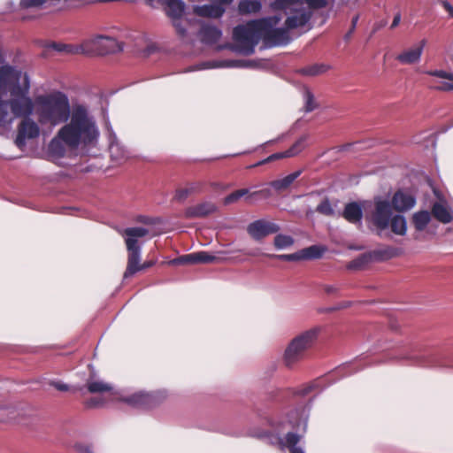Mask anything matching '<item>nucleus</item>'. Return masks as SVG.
I'll list each match as a JSON object with an SVG mask.
<instances>
[{
	"label": "nucleus",
	"instance_id": "1",
	"mask_svg": "<svg viewBox=\"0 0 453 453\" xmlns=\"http://www.w3.org/2000/svg\"><path fill=\"white\" fill-rule=\"evenodd\" d=\"M58 136L72 150L92 144L98 136V130L86 106L75 104L65 125L58 131Z\"/></svg>",
	"mask_w": 453,
	"mask_h": 453
},
{
	"label": "nucleus",
	"instance_id": "2",
	"mask_svg": "<svg viewBox=\"0 0 453 453\" xmlns=\"http://www.w3.org/2000/svg\"><path fill=\"white\" fill-rule=\"evenodd\" d=\"M0 82L12 85L10 93L12 98L7 102L12 115L28 118L34 109L32 99L27 96L30 88L28 75L11 66H5L0 68Z\"/></svg>",
	"mask_w": 453,
	"mask_h": 453
},
{
	"label": "nucleus",
	"instance_id": "3",
	"mask_svg": "<svg viewBox=\"0 0 453 453\" xmlns=\"http://www.w3.org/2000/svg\"><path fill=\"white\" fill-rule=\"evenodd\" d=\"M38 120L42 125L58 126L68 120L72 108L68 96L53 91L36 97Z\"/></svg>",
	"mask_w": 453,
	"mask_h": 453
},
{
	"label": "nucleus",
	"instance_id": "4",
	"mask_svg": "<svg viewBox=\"0 0 453 453\" xmlns=\"http://www.w3.org/2000/svg\"><path fill=\"white\" fill-rule=\"evenodd\" d=\"M149 230L144 227H127L123 230L122 234L126 236L125 242L127 250V264L124 273V278L127 279L140 271L146 270L155 265L154 260L145 261L141 264V246L138 244V238L146 236Z\"/></svg>",
	"mask_w": 453,
	"mask_h": 453
},
{
	"label": "nucleus",
	"instance_id": "5",
	"mask_svg": "<svg viewBox=\"0 0 453 453\" xmlns=\"http://www.w3.org/2000/svg\"><path fill=\"white\" fill-rule=\"evenodd\" d=\"M265 24L266 19L262 18L236 26L233 30L235 45L230 48L244 56L252 55L262 38V30L265 29Z\"/></svg>",
	"mask_w": 453,
	"mask_h": 453
},
{
	"label": "nucleus",
	"instance_id": "6",
	"mask_svg": "<svg viewBox=\"0 0 453 453\" xmlns=\"http://www.w3.org/2000/svg\"><path fill=\"white\" fill-rule=\"evenodd\" d=\"M242 426H224V429L221 431V433L236 437L249 434L250 436L263 440L270 444L277 445L282 449L288 448L290 453H304L302 448L296 446V444L303 438V434L288 433L285 437H281L278 433L273 431L243 432L239 429Z\"/></svg>",
	"mask_w": 453,
	"mask_h": 453
},
{
	"label": "nucleus",
	"instance_id": "7",
	"mask_svg": "<svg viewBox=\"0 0 453 453\" xmlns=\"http://www.w3.org/2000/svg\"><path fill=\"white\" fill-rule=\"evenodd\" d=\"M319 332V327H313L301 333L289 342L283 354V363L286 367L291 369L307 357L308 351L315 345Z\"/></svg>",
	"mask_w": 453,
	"mask_h": 453
},
{
	"label": "nucleus",
	"instance_id": "8",
	"mask_svg": "<svg viewBox=\"0 0 453 453\" xmlns=\"http://www.w3.org/2000/svg\"><path fill=\"white\" fill-rule=\"evenodd\" d=\"M266 19L265 29L262 30V39L268 47L286 45L290 42L289 30L284 27L275 28L281 18L280 16H271L263 18Z\"/></svg>",
	"mask_w": 453,
	"mask_h": 453
},
{
	"label": "nucleus",
	"instance_id": "9",
	"mask_svg": "<svg viewBox=\"0 0 453 453\" xmlns=\"http://www.w3.org/2000/svg\"><path fill=\"white\" fill-rule=\"evenodd\" d=\"M167 398L164 390L152 392H135L133 395L124 397L122 401L134 408L153 409L163 403Z\"/></svg>",
	"mask_w": 453,
	"mask_h": 453
},
{
	"label": "nucleus",
	"instance_id": "10",
	"mask_svg": "<svg viewBox=\"0 0 453 453\" xmlns=\"http://www.w3.org/2000/svg\"><path fill=\"white\" fill-rule=\"evenodd\" d=\"M392 217V207L390 202L376 198L374 200V210L366 216L377 230L383 231L389 226Z\"/></svg>",
	"mask_w": 453,
	"mask_h": 453
},
{
	"label": "nucleus",
	"instance_id": "11",
	"mask_svg": "<svg viewBox=\"0 0 453 453\" xmlns=\"http://www.w3.org/2000/svg\"><path fill=\"white\" fill-rule=\"evenodd\" d=\"M326 249L319 245H311L293 254H266L270 258H275L282 261L293 262L300 260H310L320 258Z\"/></svg>",
	"mask_w": 453,
	"mask_h": 453
},
{
	"label": "nucleus",
	"instance_id": "12",
	"mask_svg": "<svg viewBox=\"0 0 453 453\" xmlns=\"http://www.w3.org/2000/svg\"><path fill=\"white\" fill-rule=\"evenodd\" d=\"M280 230L278 224L261 219L247 226L248 234L256 242H260L268 235L277 234Z\"/></svg>",
	"mask_w": 453,
	"mask_h": 453
},
{
	"label": "nucleus",
	"instance_id": "13",
	"mask_svg": "<svg viewBox=\"0 0 453 453\" xmlns=\"http://www.w3.org/2000/svg\"><path fill=\"white\" fill-rule=\"evenodd\" d=\"M90 50L97 55H107L119 52L123 50L121 42L111 36L99 35L89 42Z\"/></svg>",
	"mask_w": 453,
	"mask_h": 453
},
{
	"label": "nucleus",
	"instance_id": "14",
	"mask_svg": "<svg viewBox=\"0 0 453 453\" xmlns=\"http://www.w3.org/2000/svg\"><path fill=\"white\" fill-rule=\"evenodd\" d=\"M311 19V12L305 7L297 5L292 8L287 17L284 26L289 31L305 27Z\"/></svg>",
	"mask_w": 453,
	"mask_h": 453
},
{
	"label": "nucleus",
	"instance_id": "15",
	"mask_svg": "<svg viewBox=\"0 0 453 453\" xmlns=\"http://www.w3.org/2000/svg\"><path fill=\"white\" fill-rule=\"evenodd\" d=\"M39 133L38 125L33 119L25 118L19 125L15 143L21 147L25 144L26 139L35 138L39 135Z\"/></svg>",
	"mask_w": 453,
	"mask_h": 453
},
{
	"label": "nucleus",
	"instance_id": "16",
	"mask_svg": "<svg viewBox=\"0 0 453 453\" xmlns=\"http://www.w3.org/2000/svg\"><path fill=\"white\" fill-rule=\"evenodd\" d=\"M218 258L207 251H198L180 256L170 261L172 265L211 264Z\"/></svg>",
	"mask_w": 453,
	"mask_h": 453
},
{
	"label": "nucleus",
	"instance_id": "17",
	"mask_svg": "<svg viewBox=\"0 0 453 453\" xmlns=\"http://www.w3.org/2000/svg\"><path fill=\"white\" fill-rule=\"evenodd\" d=\"M426 40H421L417 45L398 54L395 59L402 65H414L420 61Z\"/></svg>",
	"mask_w": 453,
	"mask_h": 453
},
{
	"label": "nucleus",
	"instance_id": "18",
	"mask_svg": "<svg viewBox=\"0 0 453 453\" xmlns=\"http://www.w3.org/2000/svg\"><path fill=\"white\" fill-rule=\"evenodd\" d=\"M426 74L434 76L437 78H441L446 81H432L429 88L434 90L438 91H452L453 90V73H448L443 70H434V71H426Z\"/></svg>",
	"mask_w": 453,
	"mask_h": 453
},
{
	"label": "nucleus",
	"instance_id": "19",
	"mask_svg": "<svg viewBox=\"0 0 453 453\" xmlns=\"http://www.w3.org/2000/svg\"><path fill=\"white\" fill-rule=\"evenodd\" d=\"M416 200L411 194L402 190L396 191L391 199V207L398 212L411 210L415 205Z\"/></svg>",
	"mask_w": 453,
	"mask_h": 453
},
{
	"label": "nucleus",
	"instance_id": "20",
	"mask_svg": "<svg viewBox=\"0 0 453 453\" xmlns=\"http://www.w3.org/2000/svg\"><path fill=\"white\" fill-rule=\"evenodd\" d=\"M217 211V206L211 202H203L189 206L184 211L186 219L204 218Z\"/></svg>",
	"mask_w": 453,
	"mask_h": 453
},
{
	"label": "nucleus",
	"instance_id": "21",
	"mask_svg": "<svg viewBox=\"0 0 453 453\" xmlns=\"http://www.w3.org/2000/svg\"><path fill=\"white\" fill-rule=\"evenodd\" d=\"M226 9L221 4L213 3L211 4L196 5L193 7L195 15L203 18L219 19L225 13Z\"/></svg>",
	"mask_w": 453,
	"mask_h": 453
},
{
	"label": "nucleus",
	"instance_id": "22",
	"mask_svg": "<svg viewBox=\"0 0 453 453\" xmlns=\"http://www.w3.org/2000/svg\"><path fill=\"white\" fill-rule=\"evenodd\" d=\"M163 9L172 20L180 19L184 15L186 4L182 0H165Z\"/></svg>",
	"mask_w": 453,
	"mask_h": 453
},
{
	"label": "nucleus",
	"instance_id": "23",
	"mask_svg": "<svg viewBox=\"0 0 453 453\" xmlns=\"http://www.w3.org/2000/svg\"><path fill=\"white\" fill-rule=\"evenodd\" d=\"M221 35V30L216 26L203 25L199 30L201 42L207 45H213L218 42Z\"/></svg>",
	"mask_w": 453,
	"mask_h": 453
},
{
	"label": "nucleus",
	"instance_id": "24",
	"mask_svg": "<svg viewBox=\"0 0 453 453\" xmlns=\"http://www.w3.org/2000/svg\"><path fill=\"white\" fill-rule=\"evenodd\" d=\"M342 215L351 224H360L363 218V211L358 203L350 202L345 205Z\"/></svg>",
	"mask_w": 453,
	"mask_h": 453
},
{
	"label": "nucleus",
	"instance_id": "25",
	"mask_svg": "<svg viewBox=\"0 0 453 453\" xmlns=\"http://www.w3.org/2000/svg\"><path fill=\"white\" fill-rule=\"evenodd\" d=\"M309 418V411L305 406H300L292 410L288 414V425H306Z\"/></svg>",
	"mask_w": 453,
	"mask_h": 453
},
{
	"label": "nucleus",
	"instance_id": "26",
	"mask_svg": "<svg viewBox=\"0 0 453 453\" xmlns=\"http://www.w3.org/2000/svg\"><path fill=\"white\" fill-rule=\"evenodd\" d=\"M433 216L441 223L448 224L453 219L450 211L442 203L435 202L432 206Z\"/></svg>",
	"mask_w": 453,
	"mask_h": 453
},
{
	"label": "nucleus",
	"instance_id": "27",
	"mask_svg": "<svg viewBox=\"0 0 453 453\" xmlns=\"http://www.w3.org/2000/svg\"><path fill=\"white\" fill-rule=\"evenodd\" d=\"M262 8V4L257 0H241L238 4L240 14L257 13Z\"/></svg>",
	"mask_w": 453,
	"mask_h": 453
},
{
	"label": "nucleus",
	"instance_id": "28",
	"mask_svg": "<svg viewBox=\"0 0 453 453\" xmlns=\"http://www.w3.org/2000/svg\"><path fill=\"white\" fill-rule=\"evenodd\" d=\"M431 220V214L427 211L415 212L412 216V223L417 231H423Z\"/></svg>",
	"mask_w": 453,
	"mask_h": 453
},
{
	"label": "nucleus",
	"instance_id": "29",
	"mask_svg": "<svg viewBox=\"0 0 453 453\" xmlns=\"http://www.w3.org/2000/svg\"><path fill=\"white\" fill-rule=\"evenodd\" d=\"M65 147L67 146L57 134L49 144V153L52 157H62L65 154Z\"/></svg>",
	"mask_w": 453,
	"mask_h": 453
},
{
	"label": "nucleus",
	"instance_id": "30",
	"mask_svg": "<svg viewBox=\"0 0 453 453\" xmlns=\"http://www.w3.org/2000/svg\"><path fill=\"white\" fill-rule=\"evenodd\" d=\"M301 174V171H296L286 177L271 182V186L276 190L288 188Z\"/></svg>",
	"mask_w": 453,
	"mask_h": 453
},
{
	"label": "nucleus",
	"instance_id": "31",
	"mask_svg": "<svg viewBox=\"0 0 453 453\" xmlns=\"http://www.w3.org/2000/svg\"><path fill=\"white\" fill-rule=\"evenodd\" d=\"M389 226L392 232L396 234L404 235L406 234L407 223L405 218L402 215L391 217Z\"/></svg>",
	"mask_w": 453,
	"mask_h": 453
},
{
	"label": "nucleus",
	"instance_id": "32",
	"mask_svg": "<svg viewBox=\"0 0 453 453\" xmlns=\"http://www.w3.org/2000/svg\"><path fill=\"white\" fill-rule=\"evenodd\" d=\"M88 391L91 394L110 392L112 389L111 384L104 382L102 380H88L87 381Z\"/></svg>",
	"mask_w": 453,
	"mask_h": 453
},
{
	"label": "nucleus",
	"instance_id": "33",
	"mask_svg": "<svg viewBox=\"0 0 453 453\" xmlns=\"http://www.w3.org/2000/svg\"><path fill=\"white\" fill-rule=\"evenodd\" d=\"M329 69V66L324 64H314L311 65L305 66L299 70V73L306 76H316L326 73Z\"/></svg>",
	"mask_w": 453,
	"mask_h": 453
},
{
	"label": "nucleus",
	"instance_id": "34",
	"mask_svg": "<svg viewBox=\"0 0 453 453\" xmlns=\"http://www.w3.org/2000/svg\"><path fill=\"white\" fill-rule=\"evenodd\" d=\"M50 48L54 49L57 51L66 52L69 54H78L81 52H84L82 46H76L72 44L52 42L50 44Z\"/></svg>",
	"mask_w": 453,
	"mask_h": 453
},
{
	"label": "nucleus",
	"instance_id": "35",
	"mask_svg": "<svg viewBox=\"0 0 453 453\" xmlns=\"http://www.w3.org/2000/svg\"><path fill=\"white\" fill-rule=\"evenodd\" d=\"M13 120V117L9 112V103L0 98V126L4 127Z\"/></svg>",
	"mask_w": 453,
	"mask_h": 453
},
{
	"label": "nucleus",
	"instance_id": "36",
	"mask_svg": "<svg viewBox=\"0 0 453 453\" xmlns=\"http://www.w3.org/2000/svg\"><path fill=\"white\" fill-rule=\"evenodd\" d=\"M300 0H274L270 4L273 10H289L299 5Z\"/></svg>",
	"mask_w": 453,
	"mask_h": 453
},
{
	"label": "nucleus",
	"instance_id": "37",
	"mask_svg": "<svg viewBox=\"0 0 453 453\" xmlns=\"http://www.w3.org/2000/svg\"><path fill=\"white\" fill-rule=\"evenodd\" d=\"M307 139L308 135H302L288 150H287V155L292 157L299 154L306 147Z\"/></svg>",
	"mask_w": 453,
	"mask_h": 453
},
{
	"label": "nucleus",
	"instance_id": "38",
	"mask_svg": "<svg viewBox=\"0 0 453 453\" xmlns=\"http://www.w3.org/2000/svg\"><path fill=\"white\" fill-rule=\"evenodd\" d=\"M303 4H305L307 5L306 10L310 11L312 13L313 11L326 8L328 4V1L327 0H300L299 5L303 6Z\"/></svg>",
	"mask_w": 453,
	"mask_h": 453
},
{
	"label": "nucleus",
	"instance_id": "39",
	"mask_svg": "<svg viewBox=\"0 0 453 453\" xmlns=\"http://www.w3.org/2000/svg\"><path fill=\"white\" fill-rule=\"evenodd\" d=\"M294 243V239L290 235L286 234H277L274 237L273 244L276 249L280 250L284 248L290 247Z\"/></svg>",
	"mask_w": 453,
	"mask_h": 453
},
{
	"label": "nucleus",
	"instance_id": "40",
	"mask_svg": "<svg viewBox=\"0 0 453 453\" xmlns=\"http://www.w3.org/2000/svg\"><path fill=\"white\" fill-rule=\"evenodd\" d=\"M316 211L325 216H333L334 211L331 205V203L327 197H325L319 204L316 207Z\"/></svg>",
	"mask_w": 453,
	"mask_h": 453
},
{
	"label": "nucleus",
	"instance_id": "41",
	"mask_svg": "<svg viewBox=\"0 0 453 453\" xmlns=\"http://www.w3.org/2000/svg\"><path fill=\"white\" fill-rule=\"evenodd\" d=\"M375 254L382 259H390L399 255V250L392 246H387L375 251Z\"/></svg>",
	"mask_w": 453,
	"mask_h": 453
},
{
	"label": "nucleus",
	"instance_id": "42",
	"mask_svg": "<svg viewBox=\"0 0 453 453\" xmlns=\"http://www.w3.org/2000/svg\"><path fill=\"white\" fill-rule=\"evenodd\" d=\"M248 194H250V190L248 188L235 190L224 198V204L227 205L234 203Z\"/></svg>",
	"mask_w": 453,
	"mask_h": 453
},
{
	"label": "nucleus",
	"instance_id": "43",
	"mask_svg": "<svg viewBox=\"0 0 453 453\" xmlns=\"http://www.w3.org/2000/svg\"><path fill=\"white\" fill-rule=\"evenodd\" d=\"M285 157H291L290 156L287 155V150L283 151V152H278V153L272 154L265 159L257 162V164L251 165L250 167L259 166V165H265L266 163L272 162L273 160H278V159H281V158H285Z\"/></svg>",
	"mask_w": 453,
	"mask_h": 453
},
{
	"label": "nucleus",
	"instance_id": "44",
	"mask_svg": "<svg viewBox=\"0 0 453 453\" xmlns=\"http://www.w3.org/2000/svg\"><path fill=\"white\" fill-rule=\"evenodd\" d=\"M47 0H20L19 5L22 9L38 8L42 6Z\"/></svg>",
	"mask_w": 453,
	"mask_h": 453
},
{
	"label": "nucleus",
	"instance_id": "45",
	"mask_svg": "<svg viewBox=\"0 0 453 453\" xmlns=\"http://www.w3.org/2000/svg\"><path fill=\"white\" fill-rule=\"evenodd\" d=\"M368 261V258L365 255H362L360 256L359 257L352 260L349 265H348V268L349 269H359L361 268L364 265H365Z\"/></svg>",
	"mask_w": 453,
	"mask_h": 453
},
{
	"label": "nucleus",
	"instance_id": "46",
	"mask_svg": "<svg viewBox=\"0 0 453 453\" xmlns=\"http://www.w3.org/2000/svg\"><path fill=\"white\" fill-rule=\"evenodd\" d=\"M203 183L202 182H193L187 186L190 195L203 192Z\"/></svg>",
	"mask_w": 453,
	"mask_h": 453
},
{
	"label": "nucleus",
	"instance_id": "47",
	"mask_svg": "<svg viewBox=\"0 0 453 453\" xmlns=\"http://www.w3.org/2000/svg\"><path fill=\"white\" fill-rule=\"evenodd\" d=\"M173 21V27H175V30L177 32V34L180 35V36H185L186 34H187V29L185 28V27L181 24V22L180 21V19H174V20H172Z\"/></svg>",
	"mask_w": 453,
	"mask_h": 453
},
{
	"label": "nucleus",
	"instance_id": "48",
	"mask_svg": "<svg viewBox=\"0 0 453 453\" xmlns=\"http://www.w3.org/2000/svg\"><path fill=\"white\" fill-rule=\"evenodd\" d=\"M358 18H359L358 15H356L355 17L352 18L351 26L349 27V30L344 35V39L346 41H348L351 37L353 32L355 31Z\"/></svg>",
	"mask_w": 453,
	"mask_h": 453
},
{
	"label": "nucleus",
	"instance_id": "49",
	"mask_svg": "<svg viewBox=\"0 0 453 453\" xmlns=\"http://www.w3.org/2000/svg\"><path fill=\"white\" fill-rule=\"evenodd\" d=\"M188 196H190V194L188 188L186 187L183 188H180L176 191L175 199L182 201L186 199Z\"/></svg>",
	"mask_w": 453,
	"mask_h": 453
},
{
	"label": "nucleus",
	"instance_id": "50",
	"mask_svg": "<svg viewBox=\"0 0 453 453\" xmlns=\"http://www.w3.org/2000/svg\"><path fill=\"white\" fill-rule=\"evenodd\" d=\"M74 448L80 453H94L89 445H83L82 443H76Z\"/></svg>",
	"mask_w": 453,
	"mask_h": 453
},
{
	"label": "nucleus",
	"instance_id": "51",
	"mask_svg": "<svg viewBox=\"0 0 453 453\" xmlns=\"http://www.w3.org/2000/svg\"><path fill=\"white\" fill-rule=\"evenodd\" d=\"M441 6L449 13L450 18H453V5L450 4L447 0H440Z\"/></svg>",
	"mask_w": 453,
	"mask_h": 453
},
{
	"label": "nucleus",
	"instance_id": "52",
	"mask_svg": "<svg viewBox=\"0 0 453 453\" xmlns=\"http://www.w3.org/2000/svg\"><path fill=\"white\" fill-rule=\"evenodd\" d=\"M50 385H52L58 391L65 392V391L69 390L68 385L59 382V381H53L50 383Z\"/></svg>",
	"mask_w": 453,
	"mask_h": 453
},
{
	"label": "nucleus",
	"instance_id": "53",
	"mask_svg": "<svg viewBox=\"0 0 453 453\" xmlns=\"http://www.w3.org/2000/svg\"><path fill=\"white\" fill-rule=\"evenodd\" d=\"M270 195H271V190L268 188L261 189V190L250 193V196H261L264 198L270 196Z\"/></svg>",
	"mask_w": 453,
	"mask_h": 453
},
{
	"label": "nucleus",
	"instance_id": "54",
	"mask_svg": "<svg viewBox=\"0 0 453 453\" xmlns=\"http://www.w3.org/2000/svg\"><path fill=\"white\" fill-rule=\"evenodd\" d=\"M100 404H102V401H101V399H99L97 397H92L86 402V406L89 407V408L96 407Z\"/></svg>",
	"mask_w": 453,
	"mask_h": 453
},
{
	"label": "nucleus",
	"instance_id": "55",
	"mask_svg": "<svg viewBox=\"0 0 453 453\" xmlns=\"http://www.w3.org/2000/svg\"><path fill=\"white\" fill-rule=\"evenodd\" d=\"M307 102H306V111H311L315 109V106L312 104V102H313V96L308 92L307 93Z\"/></svg>",
	"mask_w": 453,
	"mask_h": 453
},
{
	"label": "nucleus",
	"instance_id": "56",
	"mask_svg": "<svg viewBox=\"0 0 453 453\" xmlns=\"http://www.w3.org/2000/svg\"><path fill=\"white\" fill-rule=\"evenodd\" d=\"M165 0H146V4L153 8L164 5Z\"/></svg>",
	"mask_w": 453,
	"mask_h": 453
},
{
	"label": "nucleus",
	"instance_id": "57",
	"mask_svg": "<svg viewBox=\"0 0 453 453\" xmlns=\"http://www.w3.org/2000/svg\"><path fill=\"white\" fill-rule=\"evenodd\" d=\"M338 289L339 288L337 287L333 286V285H325L324 286V290L328 295H332V294L337 293Z\"/></svg>",
	"mask_w": 453,
	"mask_h": 453
},
{
	"label": "nucleus",
	"instance_id": "58",
	"mask_svg": "<svg viewBox=\"0 0 453 453\" xmlns=\"http://www.w3.org/2000/svg\"><path fill=\"white\" fill-rule=\"evenodd\" d=\"M315 388V385L314 384H310V385H307L305 387H303L301 390H300V394L302 395H308L309 393H311L313 388Z\"/></svg>",
	"mask_w": 453,
	"mask_h": 453
},
{
	"label": "nucleus",
	"instance_id": "59",
	"mask_svg": "<svg viewBox=\"0 0 453 453\" xmlns=\"http://www.w3.org/2000/svg\"><path fill=\"white\" fill-rule=\"evenodd\" d=\"M400 21H401V14L398 12L395 15L393 21L391 23L390 28L393 29L395 27H396L399 25Z\"/></svg>",
	"mask_w": 453,
	"mask_h": 453
},
{
	"label": "nucleus",
	"instance_id": "60",
	"mask_svg": "<svg viewBox=\"0 0 453 453\" xmlns=\"http://www.w3.org/2000/svg\"><path fill=\"white\" fill-rule=\"evenodd\" d=\"M235 63L236 64L234 65V66L244 67V66H250V61H236Z\"/></svg>",
	"mask_w": 453,
	"mask_h": 453
},
{
	"label": "nucleus",
	"instance_id": "61",
	"mask_svg": "<svg viewBox=\"0 0 453 453\" xmlns=\"http://www.w3.org/2000/svg\"><path fill=\"white\" fill-rule=\"evenodd\" d=\"M233 0H217L215 3L217 4H221V6L230 4Z\"/></svg>",
	"mask_w": 453,
	"mask_h": 453
},
{
	"label": "nucleus",
	"instance_id": "62",
	"mask_svg": "<svg viewBox=\"0 0 453 453\" xmlns=\"http://www.w3.org/2000/svg\"><path fill=\"white\" fill-rule=\"evenodd\" d=\"M118 150V146H111L110 148V151H111V154L112 157H114V150Z\"/></svg>",
	"mask_w": 453,
	"mask_h": 453
},
{
	"label": "nucleus",
	"instance_id": "63",
	"mask_svg": "<svg viewBox=\"0 0 453 453\" xmlns=\"http://www.w3.org/2000/svg\"><path fill=\"white\" fill-rule=\"evenodd\" d=\"M211 186L214 187V188H219V184H218V183H211Z\"/></svg>",
	"mask_w": 453,
	"mask_h": 453
},
{
	"label": "nucleus",
	"instance_id": "64",
	"mask_svg": "<svg viewBox=\"0 0 453 453\" xmlns=\"http://www.w3.org/2000/svg\"><path fill=\"white\" fill-rule=\"evenodd\" d=\"M405 358L407 359H414V358H417L416 357H406Z\"/></svg>",
	"mask_w": 453,
	"mask_h": 453
}]
</instances>
